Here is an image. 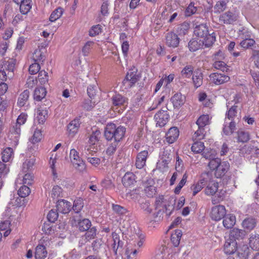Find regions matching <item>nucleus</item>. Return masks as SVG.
Returning <instances> with one entry per match:
<instances>
[{
  "label": "nucleus",
  "mask_w": 259,
  "mask_h": 259,
  "mask_svg": "<svg viewBox=\"0 0 259 259\" xmlns=\"http://www.w3.org/2000/svg\"><path fill=\"white\" fill-rule=\"evenodd\" d=\"M125 131L126 128L123 126H116L113 123H108L104 129V136L108 141L120 142L123 138Z\"/></svg>",
  "instance_id": "nucleus-1"
},
{
  "label": "nucleus",
  "mask_w": 259,
  "mask_h": 259,
  "mask_svg": "<svg viewBox=\"0 0 259 259\" xmlns=\"http://www.w3.org/2000/svg\"><path fill=\"white\" fill-rule=\"evenodd\" d=\"M16 60L13 58H6L1 61L0 65V81L11 79L14 75V70Z\"/></svg>",
  "instance_id": "nucleus-2"
},
{
  "label": "nucleus",
  "mask_w": 259,
  "mask_h": 259,
  "mask_svg": "<svg viewBox=\"0 0 259 259\" xmlns=\"http://www.w3.org/2000/svg\"><path fill=\"white\" fill-rule=\"evenodd\" d=\"M194 34L198 37L204 39L205 42V46L209 47L211 46L215 41V36L213 35V33L209 34L208 26L206 24H201L196 25L194 28Z\"/></svg>",
  "instance_id": "nucleus-3"
},
{
  "label": "nucleus",
  "mask_w": 259,
  "mask_h": 259,
  "mask_svg": "<svg viewBox=\"0 0 259 259\" xmlns=\"http://www.w3.org/2000/svg\"><path fill=\"white\" fill-rule=\"evenodd\" d=\"M168 108L166 106L163 107L154 116V119L156 121V125L162 127L168 122L169 115L167 113Z\"/></svg>",
  "instance_id": "nucleus-4"
},
{
  "label": "nucleus",
  "mask_w": 259,
  "mask_h": 259,
  "mask_svg": "<svg viewBox=\"0 0 259 259\" xmlns=\"http://www.w3.org/2000/svg\"><path fill=\"white\" fill-rule=\"evenodd\" d=\"M226 214V210L224 206L219 205L213 207L210 213L211 218L218 221L224 218Z\"/></svg>",
  "instance_id": "nucleus-5"
},
{
  "label": "nucleus",
  "mask_w": 259,
  "mask_h": 259,
  "mask_svg": "<svg viewBox=\"0 0 259 259\" xmlns=\"http://www.w3.org/2000/svg\"><path fill=\"white\" fill-rule=\"evenodd\" d=\"M210 80L215 85H220L229 81L230 77L223 73H212L209 75Z\"/></svg>",
  "instance_id": "nucleus-6"
},
{
  "label": "nucleus",
  "mask_w": 259,
  "mask_h": 259,
  "mask_svg": "<svg viewBox=\"0 0 259 259\" xmlns=\"http://www.w3.org/2000/svg\"><path fill=\"white\" fill-rule=\"evenodd\" d=\"M139 79V76L137 71H130L127 73L125 79L123 80L122 83L124 85L127 87H132Z\"/></svg>",
  "instance_id": "nucleus-7"
},
{
  "label": "nucleus",
  "mask_w": 259,
  "mask_h": 259,
  "mask_svg": "<svg viewBox=\"0 0 259 259\" xmlns=\"http://www.w3.org/2000/svg\"><path fill=\"white\" fill-rule=\"evenodd\" d=\"M237 15L234 12L227 11L220 17V21L225 24H230L237 20Z\"/></svg>",
  "instance_id": "nucleus-8"
},
{
  "label": "nucleus",
  "mask_w": 259,
  "mask_h": 259,
  "mask_svg": "<svg viewBox=\"0 0 259 259\" xmlns=\"http://www.w3.org/2000/svg\"><path fill=\"white\" fill-rule=\"evenodd\" d=\"M180 42V38L178 35L172 32H168L165 36V44L169 47L176 48Z\"/></svg>",
  "instance_id": "nucleus-9"
},
{
  "label": "nucleus",
  "mask_w": 259,
  "mask_h": 259,
  "mask_svg": "<svg viewBox=\"0 0 259 259\" xmlns=\"http://www.w3.org/2000/svg\"><path fill=\"white\" fill-rule=\"evenodd\" d=\"M237 248V243L235 240H232L229 238L227 239L224 245V250L226 254H233Z\"/></svg>",
  "instance_id": "nucleus-10"
},
{
  "label": "nucleus",
  "mask_w": 259,
  "mask_h": 259,
  "mask_svg": "<svg viewBox=\"0 0 259 259\" xmlns=\"http://www.w3.org/2000/svg\"><path fill=\"white\" fill-rule=\"evenodd\" d=\"M111 101L113 105L117 107L125 106L128 103V99L119 94L113 95Z\"/></svg>",
  "instance_id": "nucleus-11"
},
{
  "label": "nucleus",
  "mask_w": 259,
  "mask_h": 259,
  "mask_svg": "<svg viewBox=\"0 0 259 259\" xmlns=\"http://www.w3.org/2000/svg\"><path fill=\"white\" fill-rule=\"evenodd\" d=\"M230 164L227 161H222L215 171V176L217 178H222L226 176L229 169Z\"/></svg>",
  "instance_id": "nucleus-12"
},
{
  "label": "nucleus",
  "mask_w": 259,
  "mask_h": 259,
  "mask_svg": "<svg viewBox=\"0 0 259 259\" xmlns=\"http://www.w3.org/2000/svg\"><path fill=\"white\" fill-rule=\"evenodd\" d=\"M245 231L238 228H234L230 231L229 238L232 240H240L243 239L245 236Z\"/></svg>",
  "instance_id": "nucleus-13"
},
{
  "label": "nucleus",
  "mask_w": 259,
  "mask_h": 259,
  "mask_svg": "<svg viewBox=\"0 0 259 259\" xmlns=\"http://www.w3.org/2000/svg\"><path fill=\"white\" fill-rule=\"evenodd\" d=\"M148 155L147 150H143L138 154L136 161L137 168L141 169L144 166Z\"/></svg>",
  "instance_id": "nucleus-14"
},
{
  "label": "nucleus",
  "mask_w": 259,
  "mask_h": 259,
  "mask_svg": "<svg viewBox=\"0 0 259 259\" xmlns=\"http://www.w3.org/2000/svg\"><path fill=\"white\" fill-rule=\"evenodd\" d=\"M179 136V130L178 127H171L166 134V141L169 144H172L178 139Z\"/></svg>",
  "instance_id": "nucleus-15"
},
{
  "label": "nucleus",
  "mask_w": 259,
  "mask_h": 259,
  "mask_svg": "<svg viewBox=\"0 0 259 259\" xmlns=\"http://www.w3.org/2000/svg\"><path fill=\"white\" fill-rule=\"evenodd\" d=\"M56 207L57 211L62 213H67L71 210V204L70 202L62 199L58 201Z\"/></svg>",
  "instance_id": "nucleus-16"
},
{
  "label": "nucleus",
  "mask_w": 259,
  "mask_h": 259,
  "mask_svg": "<svg viewBox=\"0 0 259 259\" xmlns=\"http://www.w3.org/2000/svg\"><path fill=\"white\" fill-rule=\"evenodd\" d=\"M80 126V119L76 118L70 122L67 125V130L69 134L73 136L78 132Z\"/></svg>",
  "instance_id": "nucleus-17"
},
{
  "label": "nucleus",
  "mask_w": 259,
  "mask_h": 259,
  "mask_svg": "<svg viewBox=\"0 0 259 259\" xmlns=\"http://www.w3.org/2000/svg\"><path fill=\"white\" fill-rule=\"evenodd\" d=\"M136 182V176L131 172H126L122 179V183L126 187L133 185Z\"/></svg>",
  "instance_id": "nucleus-18"
},
{
  "label": "nucleus",
  "mask_w": 259,
  "mask_h": 259,
  "mask_svg": "<svg viewBox=\"0 0 259 259\" xmlns=\"http://www.w3.org/2000/svg\"><path fill=\"white\" fill-rule=\"evenodd\" d=\"M203 79V74L199 70L194 72L192 79L194 87L196 89L200 87L202 84Z\"/></svg>",
  "instance_id": "nucleus-19"
},
{
  "label": "nucleus",
  "mask_w": 259,
  "mask_h": 259,
  "mask_svg": "<svg viewBox=\"0 0 259 259\" xmlns=\"http://www.w3.org/2000/svg\"><path fill=\"white\" fill-rule=\"evenodd\" d=\"M171 101L174 108H179L185 103V97L181 93H177L171 97Z\"/></svg>",
  "instance_id": "nucleus-20"
},
{
  "label": "nucleus",
  "mask_w": 259,
  "mask_h": 259,
  "mask_svg": "<svg viewBox=\"0 0 259 259\" xmlns=\"http://www.w3.org/2000/svg\"><path fill=\"white\" fill-rule=\"evenodd\" d=\"M48 116V111L46 108H38L36 111V118L39 124H44Z\"/></svg>",
  "instance_id": "nucleus-21"
},
{
  "label": "nucleus",
  "mask_w": 259,
  "mask_h": 259,
  "mask_svg": "<svg viewBox=\"0 0 259 259\" xmlns=\"http://www.w3.org/2000/svg\"><path fill=\"white\" fill-rule=\"evenodd\" d=\"M237 256L239 259H247L250 250L247 245H242L237 248Z\"/></svg>",
  "instance_id": "nucleus-22"
},
{
  "label": "nucleus",
  "mask_w": 259,
  "mask_h": 259,
  "mask_svg": "<svg viewBox=\"0 0 259 259\" xmlns=\"http://www.w3.org/2000/svg\"><path fill=\"white\" fill-rule=\"evenodd\" d=\"M223 223L224 227L226 228H232L236 223V217L233 214H226Z\"/></svg>",
  "instance_id": "nucleus-23"
},
{
  "label": "nucleus",
  "mask_w": 259,
  "mask_h": 259,
  "mask_svg": "<svg viewBox=\"0 0 259 259\" xmlns=\"http://www.w3.org/2000/svg\"><path fill=\"white\" fill-rule=\"evenodd\" d=\"M205 44V42L204 40L192 39L189 41L188 47L190 51L195 52L201 49Z\"/></svg>",
  "instance_id": "nucleus-24"
},
{
  "label": "nucleus",
  "mask_w": 259,
  "mask_h": 259,
  "mask_svg": "<svg viewBox=\"0 0 259 259\" xmlns=\"http://www.w3.org/2000/svg\"><path fill=\"white\" fill-rule=\"evenodd\" d=\"M174 210V206L173 204H164V207L162 209H159L156 213L154 214V217L155 218H157L159 215V219L158 220H160L161 215H162L163 213L165 212L166 215L169 217L171 215Z\"/></svg>",
  "instance_id": "nucleus-25"
},
{
  "label": "nucleus",
  "mask_w": 259,
  "mask_h": 259,
  "mask_svg": "<svg viewBox=\"0 0 259 259\" xmlns=\"http://www.w3.org/2000/svg\"><path fill=\"white\" fill-rule=\"evenodd\" d=\"M249 244L250 247L254 250H259V235L256 233L251 234Z\"/></svg>",
  "instance_id": "nucleus-26"
},
{
  "label": "nucleus",
  "mask_w": 259,
  "mask_h": 259,
  "mask_svg": "<svg viewBox=\"0 0 259 259\" xmlns=\"http://www.w3.org/2000/svg\"><path fill=\"white\" fill-rule=\"evenodd\" d=\"M46 247L43 245H38L35 248V257L36 259H42L47 255Z\"/></svg>",
  "instance_id": "nucleus-27"
},
{
  "label": "nucleus",
  "mask_w": 259,
  "mask_h": 259,
  "mask_svg": "<svg viewBox=\"0 0 259 259\" xmlns=\"http://www.w3.org/2000/svg\"><path fill=\"white\" fill-rule=\"evenodd\" d=\"M47 91L44 87L36 88L34 91V99L37 101H41L46 95Z\"/></svg>",
  "instance_id": "nucleus-28"
},
{
  "label": "nucleus",
  "mask_w": 259,
  "mask_h": 259,
  "mask_svg": "<svg viewBox=\"0 0 259 259\" xmlns=\"http://www.w3.org/2000/svg\"><path fill=\"white\" fill-rule=\"evenodd\" d=\"M219 184L217 182L209 183L205 189V193L207 195H213L218 190Z\"/></svg>",
  "instance_id": "nucleus-29"
},
{
  "label": "nucleus",
  "mask_w": 259,
  "mask_h": 259,
  "mask_svg": "<svg viewBox=\"0 0 259 259\" xmlns=\"http://www.w3.org/2000/svg\"><path fill=\"white\" fill-rule=\"evenodd\" d=\"M242 227L248 230H252L256 225V221L255 219L251 218L245 219L242 223Z\"/></svg>",
  "instance_id": "nucleus-30"
},
{
  "label": "nucleus",
  "mask_w": 259,
  "mask_h": 259,
  "mask_svg": "<svg viewBox=\"0 0 259 259\" xmlns=\"http://www.w3.org/2000/svg\"><path fill=\"white\" fill-rule=\"evenodd\" d=\"M91 222L89 219H84L78 222L77 227L79 231L84 232L88 231L91 228Z\"/></svg>",
  "instance_id": "nucleus-31"
},
{
  "label": "nucleus",
  "mask_w": 259,
  "mask_h": 259,
  "mask_svg": "<svg viewBox=\"0 0 259 259\" xmlns=\"http://www.w3.org/2000/svg\"><path fill=\"white\" fill-rule=\"evenodd\" d=\"M32 59L34 63H39L40 62H44L45 60V56L43 55V52L41 49L38 48L34 51L32 54Z\"/></svg>",
  "instance_id": "nucleus-32"
},
{
  "label": "nucleus",
  "mask_w": 259,
  "mask_h": 259,
  "mask_svg": "<svg viewBox=\"0 0 259 259\" xmlns=\"http://www.w3.org/2000/svg\"><path fill=\"white\" fill-rule=\"evenodd\" d=\"M31 3V0H24L19 5L22 14H26L29 12L32 7Z\"/></svg>",
  "instance_id": "nucleus-33"
},
{
  "label": "nucleus",
  "mask_w": 259,
  "mask_h": 259,
  "mask_svg": "<svg viewBox=\"0 0 259 259\" xmlns=\"http://www.w3.org/2000/svg\"><path fill=\"white\" fill-rule=\"evenodd\" d=\"M237 134L238 142L246 143L250 139L249 134L247 132L240 130L237 132Z\"/></svg>",
  "instance_id": "nucleus-34"
},
{
  "label": "nucleus",
  "mask_w": 259,
  "mask_h": 259,
  "mask_svg": "<svg viewBox=\"0 0 259 259\" xmlns=\"http://www.w3.org/2000/svg\"><path fill=\"white\" fill-rule=\"evenodd\" d=\"M255 44V40L250 38L249 37H247L244 38L240 42V45L241 47L244 49H251Z\"/></svg>",
  "instance_id": "nucleus-35"
},
{
  "label": "nucleus",
  "mask_w": 259,
  "mask_h": 259,
  "mask_svg": "<svg viewBox=\"0 0 259 259\" xmlns=\"http://www.w3.org/2000/svg\"><path fill=\"white\" fill-rule=\"evenodd\" d=\"M217 193L215 196L213 197L211 199V202L213 204H216L223 201L226 196V192L225 190H221L219 191H217Z\"/></svg>",
  "instance_id": "nucleus-36"
},
{
  "label": "nucleus",
  "mask_w": 259,
  "mask_h": 259,
  "mask_svg": "<svg viewBox=\"0 0 259 259\" xmlns=\"http://www.w3.org/2000/svg\"><path fill=\"white\" fill-rule=\"evenodd\" d=\"M87 231L84 235L82 237V239H84L85 242L94 239L97 235V229L95 227L90 228Z\"/></svg>",
  "instance_id": "nucleus-37"
},
{
  "label": "nucleus",
  "mask_w": 259,
  "mask_h": 259,
  "mask_svg": "<svg viewBox=\"0 0 259 259\" xmlns=\"http://www.w3.org/2000/svg\"><path fill=\"white\" fill-rule=\"evenodd\" d=\"M29 96V92L28 90H25L19 96L18 100V105L20 107L23 106L27 101Z\"/></svg>",
  "instance_id": "nucleus-38"
},
{
  "label": "nucleus",
  "mask_w": 259,
  "mask_h": 259,
  "mask_svg": "<svg viewBox=\"0 0 259 259\" xmlns=\"http://www.w3.org/2000/svg\"><path fill=\"white\" fill-rule=\"evenodd\" d=\"M181 236L182 232L180 230H176L175 233L171 235L170 240L174 246H179Z\"/></svg>",
  "instance_id": "nucleus-39"
},
{
  "label": "nucleus",
  "mask_w": 259,
  "mask_h": 259,
  "mask_svg": "<svg viewBox=\"0 0 259 259\" xmlns=\"http://www.w3.org/2000/svg\"><path fill=\"white\" fill-rule=\"evenodd\" d=\"M228 1L221 0L217 2L214 7V9L215 13H221L225 11L227 8V4Z\"/></svg>",
  "instance_id": "nucleus-40"
},
{
  "label": "nucleus",
  "mask_w": 259,
  "mask_h": 259,
  "mask_svg": "<svg viewBox=\"0 0 259 259\" xmlns=\"http://www.w3.org/2000/svg\"><path fill=\"white\" fill-rule=\"evenodd\" d=\"M209 116L208 115H201L196 122L198 127L204 128V127L209 124Z\"/></svg>",
  "instance_id": "nucleus-41"
},
{
  "label": "nucleus",
  "mask_w": 259,
  "mask_h": 259,
  "mask_svg": "<svg viewBox=\"0 0 259 259\" xmlns=\"http://www.w3.org/2000/svg\"><path fill=\"white\" fill-rule=\"evenodd\" d=\"M204 143L199 141H195L191 147L192 151L196 153H199L204 149Z\"/></svg>",
  "instance_id": "nucleus-42"
},
{
  "label": "nucleus",
  "mask_w": 259,
  "mask_h": 259,
  "mask_svg": "<svg viewBox=\"0 0 259 259\" xmlns=\"http://www.w3.org/2000/svg\"><path fill=\"white\" fill-rule=\"evenodd\" d=\"M194 67L192 65H186L181 71V75L183 77L190 78L193 74Z\"/></svg>",
  "instance_id": "nucleus-43"
},
{
  "label": "nucleus",
  "mask_w": 259,
  "mask_h": 259,
  "mask_svg": "<svg viewBox=\"0 0 259 259\" xmlns=\"http://www.w3.org/2000/svg\"><path fill=\"white\" fill-rule=\"evenodd\" d=\"M198 130L194 134L192 139L193 141H200L204 139L205 135V131L204 128L198 127Z\"/></svg>",
  "instance_id": "nucleus-44"
},
{
  "label": "nucleus",
  "mask_w": 259,
  "mask_h": 259,
  "mask_svg": "<svg viewBox=\"0 0 259 259\" xmlns=\"http://www.w3.org/2000/svg\"><path fill=\"white\" fill-rule=\"evenodd\" d=\"M63 13V9L61 7H58L51 13L49 18L50 21L51 22L55 21L62 16Z\"/></svg>",
  "instance_id": "nucleus-45"
},
{
  "label": "nucleus",
  "mask_w": 259,
  "mask_h": 259,
  "mask_svg": "<svg viewBox=\"0 0 259 259\" xmlns=\"http://www.w3.org/2000/svg\"><path fill=\"white\" fill-rule=\"evenodd\" d=\"M13 154V149L11 148H7L5 149L2 153V159L4 162H7L9 161L12 158Z\"/></svg>",
  "instance_id": "nucleus-46"
},
{
  "label": "nucleus",
  "mask_w": 259,
  "mask_h": 259,
  "mask_svg": "<svg viewBox=\"0 0 259 259\" xmlns=\"http://www.w3.org/2000/svg\"><path fill=\"white\" fill-rule=\"evenodd\" d=\"M83 205V200L79 198L74 201L72 208L75 213H78L82 209Z\"/></svg>",
  "instance_id": "nucleus-47"
},
{
  "label": "nucleus",
  "mask_w": 259,
  "mask_h": 259,
  "mask_svg": "<svg viewBox=\"0 0 259 259\" xmlns=\"http://www.w3.org/2000/svg\"><path fill=\"white\" fill-rule=\"evenodd\" d=\"M236 127V122L235 121H231L229 123V125H224L223 128V132L226 135H231Z\"/></svg>",
  "instance_id": "nucleus-48"
},
{
  "label": "nucleus",
  "mask_w": 259,
  "mask_h": 259,
  "mask_svg": "<svg viewBox=\"0 0 259 259\" xmlns=\"http://www.w3.org/2000/svg\"><path fill=\"white\" fill-rule=\"evenodd\" d=\"M101 136V132L96 130L93 132L90 136L89 139V143L92 145L96 144L99 141Z\"/></svg>",
  "instance_id": "nucleus-49"
},
{
  "label": "nucleus",
  "mask_w": 259,
  "mask_h": 259,
  "mask_svg": "<svg viewBox=\"0 0 259 259\" xmlns=\"http://www.w3.org/2000/svg\"><path fill=\"white\" fill-rule=\"evenodd\" d=\"M237 107L238 106L236 105L232 106L226 113V118L231 121H234V118L237 116Z\"/></svg>",
  "instance_id": "nucleus-50"
},
{
  "label": "nucleus",
  "mask_w": 259,
  "mask_h": 259,
  "mask_svg": "<svg viewBox=\"0 0 259 259\" xmlns=\"http://www.w3.org/2000/svg\"><path fill=\"white\" fill-rule=\"evenodd\" d=\"M30 193V188L25 185L21 186L18 191V195L22 198H25L28 196Z\"/></svg>",
  "instance_id": "nucleus-51"
},
{
  "label": "nucleus",
  "mask_w": 259,
  "mask_h": 259,
  "mask_svg": "<svg viewBox=\"0 0 259 259\" xmlns=\"http://www.w3.org/2000/svg\"><path fill=\"white\" fill-rule=\"evenodd\" d=\"M119 142H120L113 141L110 144L106 149V153L108 155H113L115 152L117 147L119 146Z\"/></svg>",
  "instance_id": "nucleus-52"
},
{
  "label": "nucleus",
  "mask_w": 259,
  "mask_h": 259,
  "mask_svg": "<svg viewBox=\"0 0 259 259\" xmlns=\"http://www.w3.org/2000/svg\"><path fill=\"white\" fill-rule=\"evenodd\" d=\"M72 164L74 167L80 172H83L86 170L85 164L81 158H79L76 160V164Z\"/></svg>",
  "instance_id": "nucleus-53"
},
{
  "label": "nucleus",
  "mask_w": 259,
  "mask_h": 259,
  "mask_svg": "<svg viewBox=\"0 0 259 259\" xmlns=\"http://www.w3.org/2000/svg\"><path fill=\"white\" fill-rule=\"evenodd\" d=\"M34 161L33 159H27L22 165V171L23 172H27L31 170L34 165Z\"/></svg>",
  "instance_id": "nucleus-54"
},
{
  "label": "nucleus",
  "mask_w": 259,
  "mask_h": 259,
  "mask_svg": "<svg viewBox=\"0 0 259 259\" xmlns=\"http://www.w3.org/2000/svg\"><path fill=\"white\" fill-rule=\"evenodd\" d=\"M38 79L41 84H45L49 80L48 73L45 70L40 71L38 75Z\"/></svg>",
  "instance_id": "nucleus-55"
},
{
  "label": "nucleus",
  "mask_w": 259,
  "mask_h": 259,
  "mask_svg": "<svg viewBox=\"0 0 259 259\" xmlns=\"http://www.w3.org/2000/svg\"><path fill=\"white\" fill-rule=\"evenodd\" d=\"M112 209L116 213L121 215L125 214L128 212V210L126 208L118 204H113Z\"/></svg>",
  "instance_id": "nucleus-56"
},
{
  "label": "nucleus",
  "mask_w": 259,
  "mask_h": 259,
  "mask_svg": "<svg viewBox=\"0 0 259 259\" xmlns=\"http://www.w3.org/2000/svg\"><path fill=\"white\" fill-rule=\"evenodd\" d=\"M102 32V26L98 24L92 27L89 31V35L90 36H95Z\"/></svg>",
  "instance_id": "nucleus-57"
},
{
  "label": "nucleus",
  "mask_w": 259,
  "mask_h": 259,
  "mask_svg": "<svg viewBox=\"0 0 259 259\" xmlns=\"http://www.w3.org/2000/svg\"><path fill=\"white\" fill-rule=\"evenodd\" d=\"M172 158V154H171L170 150L164 148L161 155V159L163 161L167 162L170 161Z\"/></svg>",
  "instance_id": "nucleus-58"
},
{
  "label": "nucleus",
  "mask_w": 259,
  "mask_h": 259,
  "mask_svg": "<svg viewBox=\"0 0 259 259\" xmlns=\"http://www.w3.org/2000/svg\"><path fill=\"white\" fill-rule=\"evenodd\" d=\"M98 87L96 85H90L87 89V93L90 99H93L96 95Z\"/></svg>",
  "instance_id": "nucleus-59"
},
{
  "label": "nucleus",
  "mask_w": 259,
  "mask_h": 259,
  "mask_svg": "<svg viewBox=\"0 0 259 259\" xmlns=\"http://www.w3.org/2000/svg\"><path fill=\"white\" fill-rule=\"evenodd\" d=\"M140 207L147 213L150 214L152 212V208H150V204L148 201L142 200L140 203Z\"/></svg>",
  "instance_id": "nucleus-60"
},
{
  "label": "nucleus",
  "mask_w": 259,
  "mask_h": 259,
  "mask_svg": "<svg viewBox=\"0 0 259 259\" xmlns=\"http://www.w3.org/2000/svg\"><path fill=\"white\" fill-rule=\"evenodd\" d=\"M221 162L222 161H221L220 159L214 158L210 160L208 163V166L211 169L216 170Z\"/></svg>",
  "instance_id": "nucleus-61"
},
{
  "label": "nucleus",
  "mask_w": 259,
  "mask_h": 259,
  "mask_svg": "<svg viewBox=\"0 0 259 259\" xmlns=\"http://www.w3.org/2000/svg\"><path fill=\"white\" fill-rule=\"evenodd\" d=\"M95 102H92V99H85L83 103L82 107L87 110H91L95 106Z\"/></svg>",
  "instance_id": "nucleus-62"
},
{
  "label": "nucleus",
  "mask_w": 259,
  "mask_h": 259,
  "mask_svg": "<svg viewBox=\"0 0 259 259\" xmlns=\"http://www.w3.org/2000/svg\"><path fill=\"white\" fill-rule=\"evenodd\" d=\"M58 213L57 210H51L47 215L49 221L51 223L55 222L58 219Z\"/></svg>",
  "instance_id": "nucleus-63"
},
{
  "label": "nucleus",
  "mask_w": 259,
  "mask_h": 259,
  "mask_svg": "<svg viewBox=\"0 0 259 259\" xmlns=\"http://www.w3.org/2000/svg\"><path fill=\"white\" fill-rule=\"evenodd\" d=\"M61 192H62L61 188L58 185L55 186L53 188L51 193V197H52L54 199L57 198L59 196H60V195Z\"/></svg>",
  "instance_id": "nucleus-64"
}]
</instances>
